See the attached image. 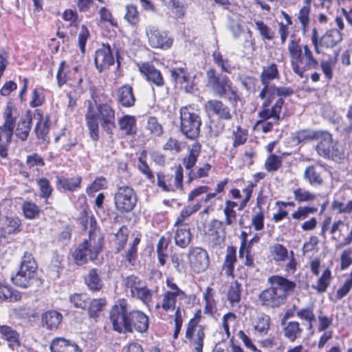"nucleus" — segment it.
Masks as SVG:
<instances>
[{
    "instance_id": "obj_59",
    "label": "nucleus",
    "mask_w": 352,
    "mask_h": 352,
    "mask_svg": "<svg viewBox=\"0 0 352 352\" xmlns=\"http://www.w3.org/2000/svg\"><path fill=\"white\" fill-rule=\"evenodd\" d=\"M99 21L102 24H107L113 28H118V23L114 18L111 10L106 6H101L98 11Z\"/></svg>"
},
{
    "instance_id": "obj_35",
    "label": "nucleus",
    "mask_w": 352,
    "mask_h": 352,
    "mask_svg": "<svg viewBox=\"0 0 352 352\" xmlns=\"http://www.w3.org/2000/svg\"><path fill=\"white\" fill-rule=\"evenodd\" d=\"M141 241L140 236H137L129 243V248L122 254V263L125 266H135L138 261V245Z\"/></svg>"
},
{
    "instance_id": "obj_60",
    "label": "nucleus",
    "mask_w": 352,
    "mask_h": 352,
    "mask_svg": "<svg viewBox=\"0 0 352 352\" xmlns=\"http://www.w3.org/2000/svg\"><path fill=\"white\" fill-rule=\"evenodd\" d=\"M248 131L240 125L236 126V129L232 133V146L237 148L246 143L248 138Z\"/></svg>"
},
{
    "instance_id": "obj_10",
    "label": "nucleus",
    "mask_w": 352,
    "mask_h": 352,
    "mask_svg": "<svg viewBox=\"0 0 352 352\" xmlns=\"http://www.w3.org/2000/svg\"><path fill=\"white\" fill-rule=\"evenodd\" d=\"M19 116L17 109L12 102H7L3 111V123L0 125V157L6 158L8 146L12 142L16 119Z\"/></svg>"
},
{
    "instance_id": "obj_28",
    "label": "nucleus",
    "mask_w": 352,
    "mask_h": 352,
    "mask_svg": "<svg viewBox=\"0 0 352 352\" xmlns=\"http://www.w3.org/2000/svg\"><path fill=\"white\" fill-rule=\"evenodd\" d=\"M192 203L191 205L189 204L182 208L175 219L173 226L190 227V223L188 222L190 216L200 210L204 206L198 198Z\"/></svg>"
},
{
    "instance_id": "obj_49",
    "label": "nucleus",
    "mask_w": 352,
    "mask_h": 352,
    "mask_svg": "<svg viewBox=\"0 0 352 352\" xmlns=\"http://www.w3.org/2000/svg\"><path fill=\"white\" fill-rule=\"evenodd\" d=\"M271 322L270 316L265 313H261L254 320L253 328L258 335L265 336L270 329Z\"/></svg>"
},
{
    "instance_id": "obj_53",
    "label": "nucleus",
    "mask_w": 352,
    "mask_h": 352,
    "mask_svg": "<svg viewBox=\"0 0 352 352\" xmlns=\"http://www.w3.org/2000/svg\"><path fill=\"white\" fill-rule=\"evenodd\" d=\"M318 210V208L316 206H300L291 214L290 219L297 224L305 220L309 215L317 213Z\"/></svg>"
},
{
    "instance_id": "obj_5",
    "label": "nucleus",
    "mask_w": 352,
    "mask_h": 352,
    "mask_svg": "<svg viewBox=\"0 0 352 352\" xmlns=\"http://www.w3.org/2000/svg\"><path fill=\"white\" fill-rule=\"evenodd\" d=\"M294 94V89L291 87L259 91L258 98L262 102L257 117H262L263 120L272 119L275 125H279L283 119L281 113L285 105V100Z\"/></svg>"
},
{
    "instance_id": "obj_54",
    "label": "nucleus",
    "mask_w": 352,
    "mask_h": 352,
    "mask_svg": "<svg viewBox=\"0 0 352 352\" xmlns=\"http://www.w3.org/2000/svg\"><path fill=\"white\" fill-rule=\"evenodd\" d=\"M107 305L106 298L92 299L87 307V314L89 318L97 320L101 312L104 311Z\"/></svg>"
},
{
    "instance_id": "obj_22",
    "label": "nucleus",
    "mask_w": 352,
    "mask_h": 352,
    "mask_svg": "<svg viewBox=\"0 0 352 352\" xmlns=\"http://www.w3.org/2000/svg\"><path fill=\"white\" fill-rule=\"evenodd\" d=\"M225 234L223 223L216 219H212L204 230V238L212 247L219 246L224 241Z\"/></svg>"
},
{
    "instance_id": "obj_1",
    "label": "nucleus",
    "mask_w": 352,
    "mask_h": 352,
    "mask_svg": "<svg viewBox=\"0 0 352 352\" xmlns=\"http://www.w3.org/2000/svg\"><path fill=\"white\" fill-rule=\"evenodd\" d=\"M280 14L286 23L282 21L278 23V33L281 45L285 44L289 38L287 50L293 72L300 78H303L306 72L316 69L320 67L326 81L331 82L334 76L338 53L333 58L319 61L310 46L302 43L301 37L298 35L297 31L289 34V26L293 23L291 16L284 10L280 11Z\"/></svg>"
},
{
    "instance_id": "obj_56",
    "label": "nucleus",
    "mask_w": 352,
    "mask_h": 352,
    "mask_svg": "<svg viewBox=\"0 0 352 352\" xmlns=\"http://www.w3.org/2000/svg\"><path fill=\"white\" fill-rule=\"evenodd\" d=\"M144 284L143 280L139 276L130 274L124 279L123 286L126 289L130 291V295L132 298Z\"/></svg>"
},
{
    "instance_id": "obj_19",
    "label": "nucleus",
    "mask_w": 352,
    "mask_h": 352,
    "mask_svg": "<svg viewBox=\"0 0 352 352\" xmlns=\"http://www.w3.org/2000/svg\"><path fill=\"white\" fill-rule=\"evenodd\" d=\"M229 179L225 178L219 182L215 187L214 191L209 192L210 188L207 185L198 186L191 190L188 194L187 201L188 203L194 201L197 198L204 194L206 195L204 197L199 199L202 204H206L210 202L218 194L224 192L225 188L228 184Z\"/></svg>"
},
{
    "instance_id": "obj_52",
    "label": "nucleus",
    "mask_w": 352,
    "mask_h": 352,
    "mask_svg": "<svg viewBox=\"0 0 352 352\" xmlns=\"http://www.w3.org/2000/svg\"><path fill=\"white\" fill-rule=\"evenodd\" d=\"M237 206L239 207V204H238L236 201L230 199H226L225 201V206L223 211L225 217V224L226 226H232L236 223L238 214L235 208Z\"/></svg>"
},
{
    "instance_id": "obj_41",
    "label": "nucleus",
    "mask_w": 352,
    "mask_h": 352,
    "mask_svg": "<svg viewBox=\"0 0 352 352\" xmlns=\"http://www.w3.org/2000/svg\"><path fill=\"white\" fill-rule=\"evenodd\" d=\"M204 302V314L210 317H214L217 312V301L214 298V289L207 287L203 294Z\"/></svg>"
},
{
    "instance_id": "obj_61",
    "label": "nucleus",
    "mask_w": 352,
    "mask_h": 352,
    "mask_svg": "<svg viewBox=\"0 0 352 352\" xmlns=\"http://www.w3.org/2000/svg\"><path fill=\"white\" fill-rule=\"evenodd\" d=\"M138 168L149 181H154L155 175L146 162V153L145 151H143L138 157Z\"/></svg>"
},
{
    "instance_id": "obj_47",
    "label": "nucleus",
    "mask_w": 352,
    "mask_h": 352,
    "mask_svg": "<svg viewBox=\"0 0 352 352\" xmlns=\"http://www.w3.org/2000/svg\"><path fill=\"white\" fill-rule=\"evenodd\" d=\"M74 78L72 76V72L69 65L67 63L66 60H62L58 65L56 75L58 87L61 88L64 85L74 80Z\"/></svg>"
},
{
    "instance_id": "obj_40",
    "label": "nucleus",
    "mask_w": 352,
    "mask_h": 352,
    "mask_svg": "<svg viewBox=\"0 0 352 352\" xmlns=\"http://www.w3.org/2000/svg\"><path fill=\"white\" fill-rule=\"evenodd\" d=\"M333 278V277L331 268L329 267H327L318 276L316 283L311 285V288L318 294H324L327 291Z\"/></svg>"
},
{
    "instance_id": "obj_2",
    "label": "nucleus",
    "mask_w": 352,
    "mask_h": 352,
    "mask_svg": "<svg viewBox=\"0 0 352 352\" xmlns=\"http://www.w3.org/2000/svg\"><path fill=\"white\" fill-rule=\"evenodd\" d=\"M109 319L112 329L119 334H144L149 329V316L144 311L133 308L124 298H119L111 306Z\"/></svg>"
},
{
    "instance_id": "obj_46",
    "label": "nucleus",
    "mask_w": 352,
    "mask_h": 352,
    "mask_svg": "<svg viewBox=\"0 0 352 352\" xmlns=\"http://www.w3.org/2000/svg\"><path fill=\"white\" fill-rule=\"evenodd\" d=\"M304 179L311 186H321L324 183L322 170L316 165H309L306 167Z\"/></svg>"
},
{
    "instance_id": "obj_25",
    "label": "nucleus",
    "mask_w": 352,
    "mask_h": 352,
    "mask_svg": "<svg viewBox=\"0 0 352 352\" xmlns=\"http://www.w3.org/2000/svg\"><path fill=\"white\" fill-rule=\"evenodd\" d=\"M114 63L112 50L109 44H102L95 52L94 64L99 73L108 69Z\"/></svg>"
},
{
    "instance_id": "obj_9",
    "label": "nucleus",
    "mask_w": 352,
    "mask_h": 352,
    "mask_svg": "<svg viewBox=\"0 0 352 352\" xmlns=\"http://www.w3.org/2000/svg\"><path fill=\"white\" fill-rule=\"evenodd\" d=\"M202 120L193 104L182 107L179 109V131L189 140L197 141L200 137Z\"/></svg>"
},
{
    "instance_id": "obj_20",
    "label": "nucleus",
    "mask_w": 352,
    "mask_h": 352,
    "mask_svg": "<svg viewBox=\"0 0 352 352\" xmlns=\"http://www.w3.org/2000/svg\"><path fill=\"white\" fill-rule=\"evenodd\" d=\"M138 67L140 74L152 87L162 88L166 85L164 75L153 63L142 62L138 64Z\"/></svg>"
},
{
    "instance_id": "obj_38",
    "label": "nucleus",
    "mask_w": 352,
    "mask_h": 352,
    "mask_svg": "<svg viewBox=\"0 0 352 352\" xmlns=\"http://www.w3.org/2000/svg\"><path fill=\"white\" fill-rule=\"evenodd\" d=\"M243 286L237 280L232 281L226 292V299L232 308L240 307Z\"/></svg>"
},
{
    "instance_id": "obj_30",
    "label": "nucleus",
    "mask_w": 352,
    "mask_h": 352,
    "mask_svg": "<svg viewBox=\"0 0 352 352\" xmlns=\"http://www.w3.org/2000/svg\"><path fill=\"white\" fill-rule=\"evenodd\" d=\"M171 80L186 92L192 89L190 76L186 67H174L170 70Z\"/></svg>"
},
{
    "instance_id": "obj_48",
    "label": "nucleus",
    "mask_w": 352,
    "mask_h": 352,
    "mask_svg": "<svg viewBox=\"0 0 352 352\" xmlns=\"http://www.w3.org/2000/svg\"><path fill=\"white\" fill-rule=\"evenodd\" d=\"M129 231L126 226H122L114 234L113 242L115 247V254H119L126 247L129 239Z\"/></svg>"
},
{
    "instance_id": "obj_51",
    "label": "nucleus",
    "mask_w": 352,
    "mask_h": 352,
    "mask_svg": "<svg viewBox=\"0 0 352 352\" xmlns=\"http://www.w3.org/2000/svg\"><path fill=\"white\" fill-rule=\"evenodd\" d=\"M50 129V116H46L44 122L37 121L34 131L36 136L38 140H41V143L48 144L50 141L49 132Z\"/></svg>"
},
{
    "instance_id": "obj_43",
    "label": "nucleus",
    "mask_w": 352,
    "mask_h": 352,
    "mask_svg": "<svg viewBox=\"0 0 352 352\" xmlns=\"http://www.w3.org/2000/svg\"><path fill=\"white\" fill-rule=\"evenodd\" d=\"M289 255L288 249L281 243H274L268 248V257L276 263L285 261Z\"/></svg>"
},
{
    "instance_id": "obj_18",
    "label": "nucleus",
    "mask_w": 352,
    "mask_h": 352,
    "mask_svg": "<svg viewBox=\"0 0 352 352\" xmlns=\"http://www.w3.org/2000/svg\"><path fill=\"white\" fill-rule=\"evenodd\" d=\"M315 140H318L316 146L318 153L325 158L341 159L343 153L333 143L332 135L327 131H318Z\"/></svg>"
},
{
    "instance_id": "obj_42",
    "label": "nucleus",
    "mask_w": 352,
    "mask_h": 352,
    "mask_svg": "<svg viewBox=\"0 0 352 352\" xmlns=\"http://www.w3.org/2000/svg\"><path fill=\"white\" fill-rule=\"evenodd\" d=\"M21 298L20 292L6 283H0V302H16Z\"/></svg>"
},
{
    "instance_id": "obj_21",
    "label": "nucleus",
    "mask_w": 352,
    "mask_h": 352,
    "mask_svg": "<svg viewBox=\"0 0 352 352\" xmlns=\"http://www.w3.org/2000/svg\"><path fill=\"white\" fill-rule=\"evenodd\" d=\"M149 45L155 49L167 50L173 44V38L167 32L160 30L158 28L151 25L146 30Z\"/></svg>"
},
{
    "instance_id": "obj_31",
    "label": "nucleus",
    "mask_w": 352,
    "mask_h": 352,
    "mask_svg": "<svg viewBox=\"0 0 352 352\" xmlns=\"http://www.w3.org/2000/svg\"><path fill=\"white\" fill-rule=\"evenodd\" d=\"M56 178V188L60 192H74L81 188L82 178L80 175L72 177L57 175Z\"/></svg>"
},
{
    "instance_id": "obj_63",
    "label": "nucleus",
    "mask_w": 352,
    "mask_h": 352,
    "mask_svg": "<svg viewBox=\"0 0 352 352\" xmlns=\"http://www.w3.org/2000/svg\"><path fill=\"white\" fill-rule=\"evenodd\" d=\"M255 28L263 40L272 41L275 37V32L262 20L254 21Z\"/></svg>"
},
{
    "instance_id": "obj_3",
    "label": "nucleus",
    "mask_w": 352,
    "mask_h": 352,
    "mask_svg": "<svg viewBox=\"0 0 352 352\" xmlns=\"http://www.w3.org/2000/svg\"><path fill=\"white\" fill-rule=\"evenodd\" d=\"M92 98L96 103L97 96L92 95ZM85 120L89 137L94 142H98L100 138L99 124L104 131L110 135L113 134L116 127V110L109 102L94 104L93 101L88 100Z\"/></svg>"
},
{
    "instance_id": "obj_45",
    "label": "nucleus",
    "mask_w": 352,
    "mask_h": 352,
    "mask_svg": "<svg viewBox=\"0 0 352 352\" xmlns=\"http://www.w3.org/2000/svg\"><path fill=\"white\" fill-rule=\"evenodd\" d=\"M32 118L31 115H28L27 118H21L15 124L14 132L16 136L21 141L27 140L30 131L32 129Z\"/></svg>"
},
{
    "instance_id": "obj_32",
    "label": "nucleus",
    "mask_w": 352,
    "mask_h": 352,
    "mask_svg": "<svg viewBox=\"0 0 352 352\" xmlns=\"http://www.w3.org/2000/svg\"><path fill=\"white\" fill-rule=\"evenodd\" d=\"M135 96L131 85L126 84L116 91L117 103L124 108H130L135 105Z\"/></svg>"
},
{
    "instance_id": "obj_64",
    "label": "nucleus",
    "mask_w": 352,
    "mask_h": 352,
    "mask_svg": "<svg viewBox=\"0 0 352 352\" xmlns=\"http://www.w3.org/2000/svg\"><path fill=\"white\" fill-rule=\"evenodd\" d=\"M184 144L175 137H169L166 142L163 144L162 148L164 151H169L175 153H179L184 148Z\"/></svg>"
},
{
    "instance_id": "obj_24",
    "label": "nucleus",
    "mask_w": 352,
    "mask_h": 352,
    "mask_svg": "<svg viewBox=\"0 0 352 352\" xmlns=\"http://www.w3.org/2000/svg\"><path fill=\"white\" fill-rule=\"evenodd\" d=\"M295 316L294 310L289 309L285 312L280 323L282 325L286 323V320ZM296 316L301 320L305 321L307 323V329L309 331L314 329V323L316 321V317L314 314V306H307L298 309L296 312Z\"/></svg>"
},
{
    "instance_id": "obj_57",
    "label": "nucleus",
    "mask_w": 352,
    "mask_h": 352,
    "mask_svg": "<svg viewBox=\"0 0 352 352\" xmlns=\"http://www.w3.org/2000/svg\"><path fill=\"white\" fill-rule=\"evenodd\" d=\"M45 102V89L41 85H36L32 90L29 104L32 108H37L42 106Z\"/></svg>"
},
{
    "instance_id": "obj_29",
    "label": "nucleus",
    "mask_w": 352,
    "mask_h": 352,
    "mask_svg": "<svg viewBox=\"0 0 352 352\" xmlns=\"http://www.w3.org/2000/svg\"><path fill=\"white\" fill-rule=\"evenodd\" d=\"M0 338L7 342L12 351L21 346L20 333L11 326L0 324Z\"/></svg>"
},
{
    "instance_id": "obj_44",
    "label": "nucleus",
    "mask_w": 352,
    "mask_h": 352,
    "mask_svg": "<svg viewBox=\"0 0 352 352\" xmlns=\"http://www.w3.org/2000/svg\"><path fill=\"white\" fill-rule=\"evenodd\" d=\"M283 333L285 338L291 342H294L301 337L303 329L298 321L293 320L284 324Z\"/></svg>"
},
{
    "instance_id": "obj_8",
    "label": "nucleus",
    "mask_w": 352,
    "mask_h": 352,
    "mask_svg": "<svg viewBox=\"0 0 352 352\" xmlns=\"http://www.w3.org/2000/svg\"><path fill=\"white\" fill-rule=\"evenodd\" d=\"M202 145L199 141L194 142L187 148V153L182 160V167L187 172V183L190 184L193 181L201 178L208 177L212 169V165L210 163H204L201 166L195 167L198 159L201 153Z\"/></svg>"
},
{
    "instance_id": "obj_4",
    "label": "nucleus",
    "mask_w": 352,
    "mask_h": 352,
    "mask_svg": "<svg viewBox=\"0 0 352 352\" xmlns=\"http://www.w3.org/2000/svg\"><path fill=\"white\" fill-rule=\"evenodd\" d=\"M270 286L261 291L258 298L261 306L275 309L284 305L288 296L293 294L296 283L281 275H272L267 278Z\"/></svg>"
},
{
    "instance_id": "obj_58",
    "label": "nucleus",
    "mask_w": 352,
    "mask_h": 352,
    "mask_svg": "<svg viewBox=\"0 0 352 352\" xmlns=\"http://www.w3.org/2000/svg\"><path fill=\"white\" fill-rule=\"evenodd\" d=\"M24 217L27 219H34L38 217L41 209L38 205L32 201H24L21 206Z\"/></svg>"
},
{
    "instance_id": "obj_7",
    "label": "nucleus",
    "mask_w": 352,
    "mask_h": 352,
    "mask_svg": "<svg viewBox=\"0 0 352 352\" xmlns=\"http://www.w3.org/2000/svg\"><path fill=\"white\" fill-rule=\"evenodd\" d=\"M94 230L89 231L88 239H85L72 252L74 263L77 266L87 264L89 261L94 262L98 258L104 246V236H99L96 239Z\"/></svg>"
},
{
    "instance_id": "obj_11",
    "label": "nucleus",
    "mask_w": 352,
    "mask_h": 352,
    "mask_svg": "<svg viewBox=\"0 0 352 352\" xmlns=\"http://www.w3.org/2000/svg\"><path fill=\"white\" fill-rule=\"evenodd\" d=\"M37 263L32 254L25 252L21 257L19 269L11 280L17 287H30L37 280Z\"/></svg>"
},
{
    "instance_id": "obj_39",
    "label": "nucleus",
    "mask_w": 352,
    "mask_h": 352,
    "mask_svg": "<svg viewBox=\"0 0 352 352\" xmlns=\"http://www.w3.org/2000/svg\"><path fill=\"white\" fill-rule=\"evenodd\" d=\"M100 274L101 271L94 267L89 270L88 274L84 276L85 284L89 291L98 292L103 288L104 283Z\"/></svg>"
},
{
    "instance_id": "obj_16",
    "label": "nucleus",
    "mask_w": 352,
    "mask_h": 352,
    "mask_svg": "<svg viewBox=\"0 0 352 352\" xmlns=\"http://www.w3.org/2000/svg\"><path fill=\"white\" fill-rule=\"evenodd\" d=\"M206 331V325H185L183 341L189 346L191 352H204Z\"/></svg>"
},
{
    "instance_id": "obj_37",
    "label": "nucleus",
    "mask_w": 352,
    "mask_h": 352,
    "mask_svg": "<svg viewBox=\"0 0 352 352\" xmlns=\"http://www.w3.org/2000/svg\"><path fill=\"white\" fill-rule=\"evenodd\" d=\"M62 320L61 313L54 309L47 310L41 315L42 327L49 331L57 330Z\"/></svg>"
},
{
    "instance_id": "obj_55",
    "label": "nucleus",
    "mask_w": 352,
    "mask_h": 352,
    "mask_svg": "<svg viewBox=\"0 0 352 352\" xmlns=\"http://www.w3.org/2000/svg\"><path fill=\"white\" fill-rule=\"evenodd\" d=\"M124 20L132 27H138L140 16L138 6L135 4L130 3L125 6Z\"/></svg>"
},
{
    "instance_id": "obj_15",
    "label": "nucleus",
    "mask_w": 352,
    "mask_h": 352,
    "mask_svg": "<svg viewBox=\"0 0 352 352\" xmlns=\"http://www.w3.org/2000/svg\"><path fill=\"white\" fill-rule=\"evenodd\" d=\"M342 40V36H339L338 32L333 29H328L322 36H320L318 29L314 28L310 34L311 43L316 54H322L324 50L333 49Z\"/></svg>"
},
{
    "instance_id": "obj_34",
    "label": "nucleus",
    "mask_w": 352,
    "mask_h": 352,
    "mask_svg": "<svg viewBox=\"0 0 352 352\" xmlns=\"http://www.w3.org/2000/svg\"><path fill=\"white\" fill-rule=\"evenodd\" d=\"M173 233L175 244L180 249H186L192 241L190 227L173 226Z\"/></svg>"
},
{
    "instance_id": "obj_62",
    "label": "nucleus",
    "mask_w": 352,
    "mask_h": 352,
    "mask_svg": "<svg viewBox=\"0 0 352 352\" xmlns=\"http://www.w3.org/2000/svg\"><path fill=\"white\" fill-rule=\"evenodd\" d=\"M283 165V157L276 154H270L266 158L264 167L269 173L276 172Z\"/></svg>"
},
{
    "instance_id": "obj_50",
    "label": "nucleus",
    "mask_w": 352,
    "mask_h": 352,
    "mask_svg": "<svg viewBox=\"0 0 352 352\" xmlns=\"http://www.w3.org/2000/svg\"><path fill=\"white\" fill-rule=\"evenodd\" d=\"M304 5L299 9L296 14L297 20L300 24V30L303 34L307 32L310 21H311V6L307 3H303Z\"/></svg>"
},
{
    "instance_id": "obj_14",
    "label": "nucleus",
    "mask_w": 352,
    "mask_h": 352,
    "mask_svg": "<svg viewBox=\"0 0 352 352\" xmlns=\"http://www.w3.org/2000/svg\"><path fill=\"white\" fill-rule=\"evenodd\" d=\"M156 176L157 186L162 192H184V168L181 164L176 166L174 174L158 172Z\"/></svg>"
},
{
    "instance_id": "obj_27",
    "label": "nucleus",
    "mask_w": 352,
    "mask_h": 352,
    "mask_svg": "<svg viewBox=\"0 0 352 352\" xmlns=\"http://www.w3.org/2000/svg\"><path fill=\"white\" fill-rule=\"evenodd\" d=\"M23 230L22 220L17 215H6L0 225V238L6 239Z\"/></svg>"
},
{
    "instance_id": "obj_13",
    "label": "nucleus",
    "mask_w": 352,
    "mask_h": 352,
    "mask_svg": "<svg viewBox=\"0 0 352 352\" xmlns=\"http://www.w3.org/2000/svg\"><path fill=\"white\" fill-rule=\"evenodd\" d=\"M137 201V193L131 186H118L113 195V204L114 209L118 214L130 213L135 208Z\"/></svg>"
},
{
    "instance_id": "obj_12",
    "label": "nucleus",
    "mask_w": 352,
    "mask_h": 352,
    "mask_svg": "<svg viewBox=\"0 0 352 352\" xmlns=\"http://www.w3.org/2000/svg\"><path fill=\"white\" fill-rule=\"evenodd\" d=\"M166 284L168 289L163 292L161 302L155 308H162L166 312L175 311L178 307L181 309L182 302L188 299V295L175 283L173 278H166Z\"/></svg>"
},
{
    "instance_id": "obj_36",
    "label": "nucleus",
    "mask_w": 352,
    "mask_h": 352,
    "mask_svg": "<svg viewBox=\"0 0 352 352\" xmlns=\"http://www.w3.org/2000/svg\"><path fill=\"white\" fill-rule=\"evenodd\" d=\"M120 131L126 137H134L138 133L137 120L134 116L126 114L118 120Z\"/></svg>"
},
{
    "instance_id": "obj_6",
    "label": "nucleus",
    "mask_w": 352,
    "mask_h": 352,
    "mask_svg": "<svg viewBox=\"0 0 352 352\" xmlns=\"http://www.w3.org/2000/svg\"><path fill=\"white\" fill-rule=\"evenodd\" d=\"M207 86L220 98L227 96L228 101L236 105L241 100L238 88L233 85L230 78L224 74L218 73L210 67L206 71Z\"/></svg>"
},
{
    "instance_id": "obj_17",
    "label": "nucleus",
    "mask_w": 352,
    "mask_h": 352,
    "mask_svg": "<svg viewBox=\"0 0 352 352\" xmlns=\"http://www.w3.org/2000/svg\"><path fill=\"white\" fill-rule=\"evenodd\" d=\"M187 258L190 270L195 274L206 272L210 264L208 252L201 247H190L187 252Z\"/></svg>"
},
{
    "instance_id": "obj_23",
    "label": "nucleus",
    "mask_w": 352,
    "mask_h": 352,
    "mask_svg": "<svg viewBox=\"0 0 352 352\" xmlns=\"http://www.w3.org/2000/svg\"><path fill=\"white\" fill-rule=\"evenodd\" d=\"M280 79V73L278 65L275 63H271L267 66H264L260 74V80L262 88L260 91H266L275 90L278 88L287 87V86H277L270 82L274 80Z\"/></svg>"
},
{
    "instance_id": "obj_33",
    "label": "nucleus",
    "mask_w": 352,
    "mask_h": 352,
    "mask_svg": "<svg viewBox=\"0 0 352 352\" xmlns=\"http://www.w3.org/2000/svg\"><path fill=\"white\" fill-rule=\"evenodd\" d=\"M236 262V248L233 245H228L226 248V255L221 267L222 271L226 277L232 279L235 278L234 268Z\"/></svg>"
},
{
    "instance_id": "obj_26",
    "label": "nucleus",
    "mask_w": 352,
    "mask_h": 352,
    "mask_svg": "<svg viewBox=\"0 0 352 352\" xmlns=\"http://www.w3.org/2000/svg\"><path fill=\"white\" fill-rule=\"evenodd\" d=\"M204 109L209 113L217 116L220 120L230 121L233 118L231 109L219 99L208 100L204 104Z\"/></svg>"
}]
</instances>
